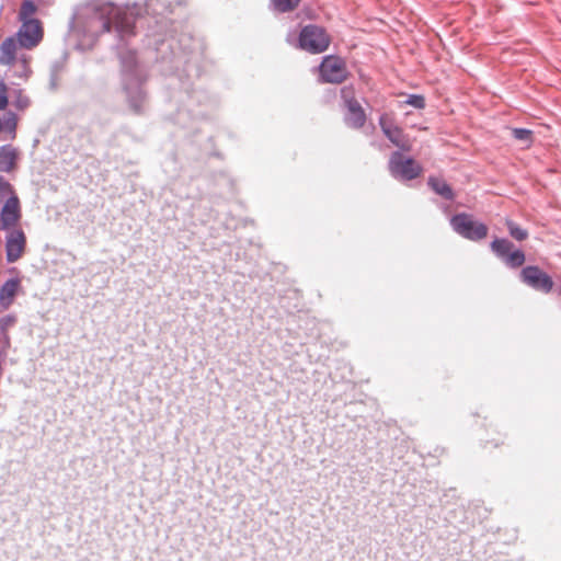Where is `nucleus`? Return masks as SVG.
I'll return each mask as SVG.
<instances>
[{"mask_svg": "<svg viewBox=\"0 0 561 561\" xmlns=\"http://www.w3.org/2000/svg\"><path fill=\"white\" fill-rule=\"evenodd\" d=\"M341 99L346 108L345 124L353 129H360L366 123V113L356 99L355 88L353 85L343 87L341 89Z\"/></svg>", "mask_w": 561, "mask_h": 561, "instance_id": "1", "label": "nucleus"}, {"mask_svg": "<svg viewBox=\"0 0 561 561\" xmlns=\"http://www.w3.org/2000/svg\"><path fill=\"white\" fill-rule=\"evenodd\" d=\"M330 42V36L325 30L317 25L305 26L299 35L300 47L313 54L324 51Z\"/></svg>", "mask_w": 561, "mask_h": 561, "instance_id": "2", "label": "nucleus"}, {"mask_svg": "<svg viewBox=\"0 0 561 561\" xmlns=\"http://www.w3.org/2000/svg\"><path fill=\"white\" fill-rule=\"evenodd\" d=\"M450 225L457 233L469 240L478 241L488 234V227L484 224L473 220L472 216L465 213L455 215Z\"/></svg>", "mask_w": 561, "mask_h": 561, "instance_id": "3", "label": "nucleus"}, {"mask_svg": "<svg viewBox=\"0 0 561 561\" xmlns=\"http://www.w3.org/2000/svg\"><path fill=\"white\" fill-rule=\"evenodd\" d=\"M322 81L328 83H342L348 77L346 62L337 56H325L319 67Z\"/></svg>", "mask_w": 561, "mask_h": 561, "instance_id": "4", "label": "nucleus"}, {"mask_svg": "<svg viewBox=\"0 0 561 561\" xmlns=\"http://www.w3.org/2000/svg\"><path fill=\"white\" fill-rule=\"evenodd\" d=\"M389 170L394 178L413 180L421 175L422 167L411 158H405L401 152L396 151L389 160Z\"/></svg>", "mask_w": 561, "mask_h": 561, "instance_id": "5", "label": "nucleus"}, {"mask_svg": "<svg viewBox=\"0 0 561 561\" xmlns=\"http://www.w3.org/2000/svg\"><path fill=\"white\" fill-rule=\"evenodd\" d=\"M21 48L33 49L39 45L44 37L42 22L37 19H30L22 22L18 33L14 36Z\"/></svg>", "mask_w": 561, "mask_h": 561, "instance_id": "6", "label": "nucleus"}, {"mask_svg": "<svg viewBox=\"0 0 561 561\" xmlns=\"http://www.w3.org/2000/svg\"><path fill=\"white\" fill-rule=\"evenodd\" d=\"M522 280L535 290L548 294L553 288L552 278L538 266H526L520 272Z\"/></svg>", "mask_w": 561, "mask_h": 561, "instance_id": "7", "label": "nucleus"}, {"mask_svg": "<svg viewBox=\"0 0 561 561\" xmlns=\"http://www.w3.org/2000/svg\"><path fill=\"white\" fill-rule=\"evenodd\" d=\"M379 125L387 138L402 150H410V144L403 130L394 124L393 117L389 114H382L379 118Z\"/></svg>", "mask_w": 561, "mask_h": 561, "instance_id": "8", "label": "nucleus"}, {"mask_svg": "<svg viewBox=\"0 0 561 561\" xmlns=\"http://www.w3.org/2000/svg\"><path fill=\"white\" fill-rule=\"evenodd\" d=\"M22 211L18 196L8 198L0 211V229L10 230L21 220Z\"/></svg>", "mask_w": 561, "mask_h": 561, "instance_id": "9", "label": "nucleus"}, {"mask_svg": "<svg viewBox=\"0 0 561 561\" xmlns=\"http://www.w3.org/2000/svg\"><path fill=\"white\" fill-rule=\"evenodd\" d=\"M26 247V237L21 229H13L7 236L5 252L7 261L16 262L24 254Z\"/></svg>", "mask_w": 561, "mask_h": 561, "instance_id": "10", "label": "nucleus"}, {"mask_svg": "<svg viewBox=\"0 0 561 561\" xmlns=\"http://www.w3.org/2000/svg\"><path fill=\"white\" fill-rule=\"evenodd\" d=\"M22 291V280L20 277L8 279L0 288V307L3 310L9 309L15 297Z\"/></svg>", "mask_w": 561, "mask_h": 561, "instance_id": "11", "label": "nucleus"}, {"mask_svg": "<svg viewBox=\"0 0 561 561\" xmlns=\"http://www.w3.org/2000/svg\"><path fill=\"white\" fill-rule=\"evenodd\" d=\"M19 150L11 145L0 147V172L11 173L18 167Z\"/></svg>", "mask_w": 561, "mask_h": 561, "instance_id": "12", "label": "nucleus"}, {"mask_svg": "<svg viewBox=\"0 0 561 561\" xmlns=\"http://www.w3.org/2000/svg\"><path fill=\"white\" fill-rule=\"evenodd\" d=\"M20 47L14 36L5 38L0 46V65L13 66L16 59V50Z\"/></svg>", "mask_w": 561, "mask_h": 561, "instance_id": "13", "label": "nucleus"}, {"mask_svg": "<svg viewBox=\"0 0 561 561\" xmlns=\"http://www.w3.org/2000/svg\"><path fill=\"white\" fill-rule=\"evenodd\" d=\"M114 25L117 32L124 36L134 34V18L126 12L116 11L114 14Z\"/></svg>", "mask_w": 561, "mask_h": 561, "instance_id": "14", "label": "nucleus"}, {"mask_svg": "<svg viewBox=\"0 0 561 561\" xmlns=\"http://www.w3.org/2000/svg\"><path fill=\"white\" fill-rule=\"evenodd\" d=\"M428 185L436 194L440 195L443 198L448 201L454 199L455 195L453 188L443 179L431 176L428 179Z\"/></svg>", "mask_w": 561, "mask_h": 561, "instance_id": "15", "label": "nucleus"}, {"mask_svg": "<svg viewBox=\"0 0 561 561\" xmlns=\"http://www.w3.org/2000/svg\"><path fill=\"white\" fill-rule=\"evenodd\" d=\"M16 321L18 318L13 313L0 318V331L7 344L10 343L9 330L15 325Z\"/></svg>", "mask_w": 561, "mask_h": 561, "instance_id": "16", "label": "nucleus"}, {"mask_svg": "<svg viewBox=\"0 0 561 561\" xmlns=\"http://www.w3.org/2000/svg\"><path fill=\"white\" fill-rule=\"evenodd\" d=\"M491 247L497 255L505 257L513 250L514 244L506 239H496Z\"/></svg>", "mask_w": 561, "mask_h": 561, "instance_id": "17", "label": "nucleus"}, {"mask_svg": "<svg viewBox=\"0 0 561 561\" xmlns=\"http://www.w3.org/2000/svg\"><path fill=\"white\" fill-rule=\"evenodd\" d=\"M12 103L16 110L24 111L30 106V99L23 90L19 89L13 92Z\"/></svg>", "mask_w": 561, "mask_h": 561, "instance_id": "18", "label": "nucleus"}, {"mask_svg": "<svg viewBox=\"0 0 561 561\" xmlns=\"http://www.w3.org/2000/svg\"><path fill=\"white\" fill-rule=\"evenodd\" d=\"M504 259L511 267H519L525 263V254L520 250H512Z\"/></svg>", "mask_w": 561, "mask_h": 561, "instance_id": "19", "label": "nucleus"}, {"mask_svg": "<svg viewBox=\"0 0 561 561\" xmlns=\"http://www.w3.org/2000/svg\"><path fill=\"white\" fill-rule=\"evenodd\" d=\"M18 127V116L13 112H8L5 114L4 121L2 123V128L8 130L12 136L15 137V130Z\"/></svg>", "mask_w": 561, "mask_h": 561, "instance_id": "20", "label": "nucleus"}, {"mask_svg": "<svg viewBox=\"0 0 561 561\" xmlns=\"http://www.w3.org/2000/svg\"><path fill=\"white\" fill-rule=\"evenodd\" d=\"M36 12V5L32 0H25L23 1L21 9H20V20L22 22L30 20L31 16Z\"/></svg>", "mask_w": 561, "mask_h": 561, "instance_id": "21", "label": "nucleus"}, {"mask_svg": "<svg viewBox=\"0 0 561 561\" xmlns=\"http://www.w3.org/2000/svg\"><path fill=\"white\" fill-rule=\"evenodd\" d=\"M275 9L279 12H289L295 10L300 0H272Z\"/></svg>", "mask_w": 561, "mask_h": 561, "instance_id": "22", "label": "nucleus"}, {"mask_svg": "<svg viewBox=\"0 0 561 561\" xmlns=\"http://www.w3.org/2000/svg\"><path fill=\"white\" fill-rule=\"evenodd\" d=\"M512 134L516 140L525 142L527 147L533 142V131L529 129L514 128Z\"/></svg>", "mask_w": 561, "mask_h": 561, "instance_id": "23", "label": "nucleus"}, {"mask_svg": "<svg viewBox=\"0 0 561 561\" xmlns=\"http://www.w3.org/2000/svg\"><path fill=\"white\" fill-rule=\"evenodd\" d=\"M12 196H18L14 192V188L10 182H8L3 176H0V202L3 199L11 198Z\"/></svg>", "mask_w": 561, "mask_h": 561, "instance_id": "24", "label": "nucleus"}, {"mask_svg": "<svg viewBox=\"0 0 561 561\" xmlns=\"http://www.w3.org/2000/svg\"><path fill=\"white\" fill-rule=\"evenodd\" d=\"M122 62L123 67L127 71H133L137 65L136 54L134 51H127L125 55L122 56Z\"/></svg>", "mask_w": 561, "mask_h": 561, "instance_id": "25", "label": "nucleus"}, {"mask_svg": "<svg viewBox=\"0 0 561 561\" xmlns=\"http://www.w3.org/2000/svg\"><path fill=\"white\" fill-rule=\"evenodd\" d=\"M507 226H508L510 234L514 239H516L518 241H523L528 237V232L526 230L522 229L520 227L516 226L514 222L510 221L507 224Z\"/></svg>", "mask_w": 561, "mask_h": 561, "instance_id": "26", "label": "nucleus"}, {"mask_svg": "<svg viewBox=\"0 0 561 561\" xmlns=\"http://www.w3.org/2000/svg\"><path fill=\"white\" fill-rule=\"evenodd\" d=\"M9 104V88L0 80V111H4Z\"/></svg>", "mask_w": 561, "mask_h": 561, "instance_id": "27", "label": "nucleus"}, {"mask_svg": "<svg viewBox=\"0 0 561 561\" xmlns=\"http://www.w3.org/2000/svg\"><path fill=\"white\" fill-rule=\"evenodd\" d=\"M409 105L414 106L415 108H423L425 106V100L422 95L412 94L407 100Z\"/></svg>", "mask_w": 561, "mask_h": 561, "instance_id": "28", "label": "nucleus"}, {"mask_svg": "<svg viewBox=\"0 0 561 561\" xmlns=\"http://www.w3.org/2000/svg\"><path fill=\"white\" fill-rule=\"evenodd\" d=\"M486 445H491L492 447H499V446L503 445V440L495 439V438L488 439Z\"/></svg>", "mask_w": 561, "mask_h": 561, "instance_id": "29", "label": "nucleus"}, {"mask_svg": "<svg viewBox=\"0 0 561 561\" xmlns=\"http://www.w3.org/2000/svg\"><path fill=\"white\" fill-rule=\"evenodd\" d=\"M111 30V22L110 21H103V31L108 32Z\"/></svg>", "mask_w": 561, "mask_h": 561, "instance_id": "30", "label": "nucleus"}]
</instances>
